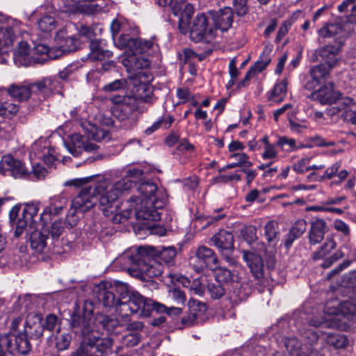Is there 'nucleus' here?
<instances>
[{
	"label": "nucleus",
	"mask_w": 356,
	"mask_h": 356,
	"mask_svg": "<svg viewBox=\"0 0 356 356\" xmlns=\"http://www.w3.org/2000/svg\"><path fill=\"white\" fill-rule=\"evenodd\" d=\"M71 336L67 332H58L55 338L56 347L59 350H66L70 343Z\"/></svg>",
	"instance_id": "6e6d98bb"
},
{
	"label": "nucleus",
	"mask_w": 356,
	"mask_h": 356,
	"mask_svg": "<svg viewBox=\"0 0 356 356\" xmlns=\"http://www.w3.org/2000/svg\"><path fill=\"white\" fill-rule=\"evenodd\" d=\"M324 316L321 318L313 317L308 326L315 328L318 327H338L339 321L341 317L353 320V316L356 314V300H347L339 305L337 300L327 302L323 308Z\"/></svg>",
	"instance_id": "7ed1b4c3"
},
{
	"label": "nucleus",
	"mask_w": 356,
	"mask_h": 356,
	"mask_svg": "<svg viewBox=\"0 0 356 356\" xmlns=\"http://www.w3.org/2000/svg\"><path fill=\"white\" fill-rule=\"evenodd\" d=\"M13 342L10 335L0 337V356H5L6 350H13Z\"/></svg>",
	"instance_id": "338daca9"
},
{
	"label": "nucleus",
	"mask_w": 356,
	"mask_h": 356,
	"mask_svg": "<svg viewBox=\"0 0 356 356\" xmlns=\"http://www.w3.org/2000/svg\"><path fill=\"white\" fill-rule=\"evenodd\" d=\"M93 310L94 305L92 302L90 300H86L83 305V315L81 317L73 319V327H79L81 331L86 329L94 328Z\"/></svg>",
	"instance_id": "aec40b11"
},
{
	"label": "nucleus",
	"mask_w": 356,
	"mask_h": 356,
	"mask_svg": "<svg viewBox=\"0 0 356 356\" xmlns=\"http://www.w3.org/2000/svg\"><path fill=\"white\" fill-rule=\"evenodd\" d=\"M14 61L17 65H29L34 62H40L38 58L32 55V49L26 42H20L14 54Z\"/></svg>",
	"instance_id": "412c9836"
},
{
	"label": "nucleus",
	"mask_w": 356,
	"mask_h": 356,
	"mask_svg": "<svg viewBox=\"0 0 356 356\" xmlns=\"http://www.w3.org/2000/svg\"><path fill=\"white\" fill-rule=\"evenodd\" d=\"M32 55L38 58L40 62H34V63H43L48 58L55 59L62 56L60 50L55 48L50 49L48 46L43 44H38L32 49Z\"/></svg>",
	"instance_id": "c756f323"
},
{
	"label": "nucleus",
	"mask_w": 356,
	"mask_h": 356,
	"mask_svg": "<svg viewBox=\"0 0 356 356\" xmlns=\"http://www.w3.org/2000/svg\"><path fill=\"white\" fill-rule=\"evenodd\" d=\"M141 71H140V72ZM138 72H135L134 75L131 76L129 79V82L126 79H117L114 81L109 83L104 86V90L106 92H113L120 89L125 88L127 86H133L131 84V78L135 77L136 83H140V77H138Z\"/></svg>",
	"instance_id": "58836bf2"
},
{
	"label": "nucleus",
	"mask_w": 356,
	"mask_h": 356,
	"mask_svg": "<svg viewBox=\"0 0 356 356\" xmlns=\"http://www.w3.org/2000/svg\"><path fill=\"white\" fill-rule=\"evenodd\" d=\"M0 173L14 178H23L29 175L24 163L11 155L3 156L0 161Z\"/></svg>",
	"instance_id": "f8f14e48"
},
{
	"label": "nucleus",
	"mask_w": 356,
	"mask_h": 356,
	"mask_svg": "<svg viewBox=\"0 0 356 356\" xmlns=\"http://www.w3.org/2000/svg\"><path fill=\"white\" fill-rule=\"evenodd\" d=\"M108 284V283L104 282L100 285L98 298L102 300L104 307H112L115 306L118 312L119 305L122 301H119L115 298L114 291L111 289V286Z\"/></svg>",
	"instance_id": "393cba45"
},
{
	"label": "nucleus",
	"mask_w": 356,
	"mask_h": 356,
	"mask_svg": "<svg viewBox=\"0 0 356 356\" xmlns=\"http://www.w3.org/2000/svg\"><path fill=\"white\" fill-rule=\"evenodd\" d=\"M128 300L122 302L118 309V312L124 318L125 322L129 321V316L132 314L140 313V315L147 316L148 298H144L138 291L132 290L127 296Z\"/></svg>",
	"instance_id": "0eeeda50"
},
{
	"label": "nucleus",
	"mask_w": 356,
	"mask_h": 356,
	"mask_svg": "<svg viewBox=\"0 0 356 356\" xmlns=\"http://www.w3.org/2000/svg\"><path fill=\"white\" fill-rule=\"evenodd\" d=\"M22 217L24 219L29 222L30 227H34L35 220L34 217L37 216L40 209V203L37 202H32L25 203L24 204Z\"/></svg>",
	"instance_id": "ea45409f"
},
{
	"label": "nucleus",
	"mask_w": 356,
	"mask_h": 356,
	"mask_svg": "<svg viewBox=\"0 0 356 356\" xmlns=\"http://www.w3.org/2000/svg\"><path fill=\"white\" fill-rule=\"evenodd\" d=\"M118 318H113L108 316L99 315L96 318V321L100 323L102 327L106 330L111 332L118 325L122 326L125 325L128 322L124 321V318H123L119 312Z\"/></svg>",
	"instance_id": "f704fd0d"
},
{
	"label": "nucleus",
	"mask_w": 356,
	"mask_h": 356,
	"mask_svg": "<svg viewBox=\"0 0 356 356\" xmlns=\"http://www.w3.org/2000/svg\"><path fill=\"white\" fill-rule=\"evenodd\" d=\"M90 49V52L88 56L92 60H101L105 58H110L113 55L111 51L104 49V43L101 40H91Z\"/></svg>",
	"instance_id": "473e14b6"
},
{
	"label": "nucleus",
	"mask_w": 356,
	"mask_h": 356,
	"mask_svg": "<svg viewBox=\"0 0 356 356\" xmlns=\"http://www.w3.org/2000/svg\"><path fill=\"white\" fill-rule=\"evenodd\" d=\"M135 40L136 38H131L129 35H122L118 40V46L120 48L126 49L131 52Z\"/></svg>",
	"instance_id": "052dcab7"
},
{
	"label": "nucleus",
	"mask_w": 356,
	"mask_h": 356,
	"mask_svg": "<svg viewBox=\"0 0 356 356\" xmlns=\"http://www.w3.org/2000/svg\"><path fill=\"white\" fill-rule=\"evenodd\" d=\"M91 343L90 339L88 337H82V341L79 348L76 350L72 356H100L96 355L94 350H91L90 346L88 344Z\"/></svg>",
	"instance_id": "864d4df0"
},
{
	"label": "nucleus",
	"mask_w": 356,
	"mask_h": 356,
	"mask_svg": "<svg viewBox=\"0 0 356 356\" xmlns=\"http://www.w3.org/2000/svg\"><path fill=\"white\" fill-rule=\"evenodd\" d=\"M277 146L276 143L264 146L261 157L264 159H273L277 158L278 156V152L276 149Z\"/></svg>",
	"instance_id": "774afa93"
},
{
	"label": "nucleus",
	"mask_w": 356,
	"mask_h": 356,
	"mask_svg": "<svg viewBox=\"0 0 356 356\" xmlns=\"http://www.w3.org/2000/svg\"><path fill=\"white\" fill-rule=\"evenodd\" d=\"M143 177V172L138 168L129 169L126 172L124 177L110 184L107 180L99 181L103 186V196L101 202L107 204L109 209H104V215L110 216L113 215L112 220L114 222L120 223L135 215L138 219L145 220L157 221L161 218L159 209H162L166 201L165 192L159 189L156 184L152 182L142 183L138 190L140 197H132L127 202V208L121 212H118V199L126 191L130 190L133 186L140 181Z\"/></svg>",
	"instance_id": "f257e3e1"
},
{
	"label": "nucleus",
	"mask_w": 356,
	"mask_h": 356,
	"mask_svg": "<svg viewBox=\"0 0 356 356\" xmlns=\"http://www.w3.org/2000/svg\"><path fill=\"white\" fill-rule=\"evenodd\" d=\"M81 334L83 338L87 336L90 339L91 343L88 345L95 353H106L112 346V340L108 337L102 338L100 332L94 328L83 330Z\"/></svg>",
	"instance_id": "4468645a"
},
{
	"label": "nucleus",
	"mask_w": 356,
	"mask_h": 356,
	"mask_svg": "<svg viewBox=\"0 0 356 356\" xmlns=\"http://www.w3.org/2000/svg\"><path fill=\"white\" fill-rule=\"evenodd\" d=\"M67 204V197L63 193L50 197L49 204L40 214V220L45 223L50 222L53 216L59 215L63 211Z\"/></svg>",
	"instance_id": "ddd939ff"
},
{
	"label": "nucleus",
	"mask_w": 356,
	"mask_h": 356,
	"mask_svg": "<svg viewBox=\"0 0 356 356\" xmlns=\"http://www.w3.org/2000/svg\"><path fill=\"white\" fill-rule=\"evenodd\" d=\"M189 264L195 271L200 272L206 268L210 270L216 269L218 259L213 250L202 245L198 247L194 254L190 257Z\"/></svg>",
	"instance_id": "6e6552de"
},
{
	"label": "nucleus",
	"mask_w": 356,
	"mask_h": 356,
	"mask_svg": "<svg viewBox=\"0 0 356 356\" xmlns=\"http://www.w3.org/2000/svg\"><path fill=\"white\" fill-rule=\"evenodd\" d=\"M327 232V225L323 219H316L311 224L309 232V243L315 245L319 243L324 238Z\"/></svg>",
	"instance_id": "c85d7f7f"
},
{
	"label": "nucleus",
	"mask_w": 356,
	"mask_h": 356,
	"mask_svg": "<svg viewBox=\"0 0 356 356\" xmlns=\"http://www.w3.org/2000/svg\"><path fill=\"white\" fill-rule=\"evenodd\" d=\"M330 69L331 68H329L327 65L324 63L312 67L310 70V75L312 81H308L305 85V88L308 90L314 89L321 80L328 76Z\"/></svg>",
	"instance_id": "cd10ccee"
},
{
	"label": "nucleus",
	"mask_w": 356,
	"mask_h": 356,
	"mask_svg": "<svg viewBox=\"0 0 356 356\" xmlns=\"http://www.w3.org/2000/svg\"><path fill=\"white\" fill-rule=\"evenodd\" d=\"M154 43L152 40L136 38L135 44L131 53L133 54H143L149 51L153 47Z\"/></svg>",
	"instance_id": "5fc2aeb1"
},
{
	"label": "nucleus",
	"mask_w": 356,
	"mask_h": 356,
	"mask_svg": "<svg viewBox=\"0 0 356 356\" xmlns=\"http://www.w3.org/2000/svg\"><path fill=\"white\" fill-rule=\"evenodd\" d=\"M169 297L177 305H184L186 300L184 292L179 289L170 290Z\"/></svg>",
	"instance_id": "e2e57ef3"
},
{
	"label": "nucleus",
	"mask_w": 356,
	"mask_h": 356,
	"mask_svg": "<svg viewBox=\"0 0 356 356\" xmlns=\"http://www.w3.org/2000/svg\"><path fill=\"white\" fill-rule=\"evenodd\" d=\"M318 333L313 328H305L301 332L300 343L296 337H288L285 339V347L291 356H323L312 348L313 345L318 339Z\"/></svg>",
	"instance_id": "20e7f679"
},
{
	"label": "nucleus",
	"mask_w": 356,
	"mask_h": 356,
	"mask_svg": "<svg viewBox=\"0 0 356 356\" xmlns=\"http://www.w3.org/2000/svg\"><path fill=\"white\" fill-rule=\"evenodd\" d=\"M108 284L111 286V289H113V291L120 294L121 299H124L131 291L129 289V285L122 282L115 280L113 283Z\"/></svg>",
	"instance_id": "13d9d810"
},
{
	"label": "nucleus",
	"mask_w": 356,
	"mask_h": 356,
	"mask_svg": "<svg viewBox=\"0 0 356 356\" xmlns=\"http://www.w3.org/2000/svg\"><path fill=\"white\" fill-rule=\"evenodd\" d=\"M7 90L11 97L19 101H25L31 97L35 99V97L33 94V83L12 84Z\"/></svg>",
	"instance_id": "a878e982"
},
{
	"label": "nucleus",
	"mask_w": 356,
	"mask_h": 356,
	"mask_svg": "<svg viewBox=\"0 0 356 356\" xmlns=\"http://www.w3.org/2000/svg\"><path fill=\"white\" fill-rule=\"evenodd\" d=\"M44 230L35 229L31 232L30 236L31 246L38 252H41L46 248L47 235Z\"/></svg>",
	"instance_id": "72a5a7b5"
},
{
	"label": "nucleus",
	"mask_w": 356,
	"mask_h": 356,
	"mask_svg": "<svg viewBox=\"0 0 356 356\" xmlns=\"http://www.w3.org/2000/svg\"><path fill=\"white\" fill-rule=\"evenodd\" d=\"M157 249L152 246H140L131 248L126 250L119 258L120 261H124L125 265H135L140 268L145 264L156 259Z\"/></svg>",
	"instance_id": "423d86ee"
},
{
	"label": "nucleus",
	"mask_w": 356,
	"mask_h": 356,
	"mask_svg": "<svg viewBox=\"0 0 356 356\" xmlns=\"http://www.w3.org/2000/svg\"><path fill=\"white\" fill-rule=\"evenodd\" d=\"M103 186H100L99 181L92 186L85 187L76 195L72 202L73 209L80 212H86L92 209L97 202L104 213V209H109L107 204H103L101 202L103 196Z\"/></svg>",
	"instance_id": "39448f33"
},
{
	"label": "nucleus",
	"mask_w": 356,
	"mask_h": 356,
	"mask_svg": "<svg viewBox=\"0 0 356 356\" xmlns=\"http://www.w3.org/2000/svg\"><path fill=\"white\" fill-rule=\"evenodd\" d=\"M243 258L256 279L264 276V266L262 258L254 253L243 251Z\"/></svg>",
	"instance_id": "5701e85b"
},
{
	"label": "nucleus",
	"mask_w": 356,
	"mask_h": 356,
	"mask_svg": "<svg viewBox=\"0 0 356 356\" xmlns=\"http://www.w3.org/2000/svg\"><path fill=\"white\" fill-rule=\"evenodd\" d=\"M36 319H38V321L39 322L41 321L42 317L39 314L35 312L29 313L24 322V327L23 330L24 332H26L32 327H33V325H36Z\"/></svg>",
	"instance_id": "0e129e2a"
},
{
	"label": "nucleus",
	"mask_w": 356,
	"mask_h": 356,
	"mask_svg": "<svg viewBox=\"0 0 356 356\" xmlns=\"http://www.w3.org/2000/svg\"><path fill=\"white\" fill-rule=\"evenodd\" d=\"M140 77V83L137 84L135 77L131 78V84L136 88L134 95L113 96L111 100L113 104L112 107L113 115L120 121H130L136 120V112L140 109L139 103H152V91L146 83L149 81V75L146 72L138 74Z\"/></svg>",
	"instance_id": "f03ea898"
},
{
	"label": "nucleus",
	"mask_w": 356,
	"mask_h": 356,
	"mask_svg": "<svg viewBox=\"0 0 356 356\" xmlns=\"http://www.w3.org/2000/svg\"><path fill=\"white\" fill-rule=\"evenodd\" d=\"M208 291L213 299L220 298L225 294V289L220 282L210 283L208 284Z\"/></svg>",
	"instance_id": "bf43d9fd"
},
{
	"label": "nucleus",
	"mask_w": 356,
	"mask_h": 356,
	"mask_svg": "<svg viewBox=\"0 0 356 356\" xmlns=\"http://www.w3.org/2000/svg\"><path fill=\"white\" fill-rule=\"evenodd\" d=\"M65 146L74 156H79L83 151L86 152H95L98 148L92 143H86L83 136L77 133L70 136V140L65 143Z\"/></svg>",
	"instance_id": "dca6fc26"
},
{
	"label": "nucleus",
	"mask_w": 356,
	"mask_h": 356,
	"mask_svg": "<svg viewBox=\"0 0 356 356\" xmlns=\"http://www.w3.org/2000/svg\"><path fill=\"white\" fill-rule=\"evenodd\" d=\"M58 323V318L55 314H49L46 316L44 322L43 323L44 329L53 331L56 329Z\"/></svg>",
	"instance_id": "69168bd1"
},
{
	"label": "nucleus",
	"mask_w": 356,
	"mask_h": 356,
	"mask_svg": "<svg viewBox=\"0 0 356 356\" xmlns=\"http://www.w3.org/2000/svg\"><path fill=\"white\" fill-rule=\"evenodd\" d=\"M19 25L18 22L10 19L0 26V50L13 45L19 32Z\"/></svg>",
	"instance_id": "a211bd4d"
},
{
	"label": "nucleus",
	"mask_w": 356,
	"mask_h": 356,
	"mask_svg": "<svg viewBox=\"0 0 356 356\" xmlns=\"http://www.w3.org/2000/svg\"><path fill=\"white\" fill-rule=\"evenodd\" d=\"M28 336L24 331L19 332L15 337V344L13 343V346L15 347V349L23 355L27 354L31 348V343L27 338Z\"/></svg>",
	"instance_id": "79ce46f5"
},
{
	"label": "nucleus",
	"mask_w": 356,
	"mask_h": 356,
	"mask_svg": "<svg viewBox=\"0 0 356 356\" xmlns=\"http://www.w3.org/2000/svg\"><path fill=\"white\" fill-rule=\"evenodd\" d=\"M122 63L127 72L130 73L138 70L146 69L150 65L149 59L133 54L123 59Z\"/></svg>",
	"instance_id": "7c9ffc66"
},
{
	"label": "nucleus",
	"mask_w": 356,
	"mask_h": 356,
	"mask_svg": "<svg viewBox=\"0 0 356 356\" xmlns=\"http://www.w3.org/2000/svg\"><path fill=\"white\" fill-rule=\"evenodd\" d=\"M19 110V106L12 101H0V115L9 117L15 115Z\"/></svg>",
	"instance_id": "603ef678"
},
{
	"label": "nucleus",
	"mask_w": 356,
	"mask_h": 356,
	"mask_svg": "<svg viewBox=\"0 0 356 356\" xmlns=\"http://www.w3.org/2000/svg\"><path fill=\"white\" fill-rule=\"evenodd\" d=\"M210 20L213 23L215 30L220 29L222 31H227L233 22V12L229 7H225L218 11H209L208 13Z\"/></svg>",
	"instance_id": "f3484780"
},
{
	"label": "nucleus",
	"mask_w": 356,
	"mask_h": 356,
	"mask_svg": "<svg viewBox=\"0 0 356 356\" xmlns=\"http://www.w3.org/2000/svg\"><path fill=\"white\" fill-rule=\"evenodd\" d=\"M230 159H235L236 161L229 163L220 170V172L225 171L227 169H232L236 167H250L252 163L248 161V156L245 153H234L230 155Z\"/></svg>",
	"instance_id": "a19ab883"
},
{
	"label": "nucleus",
	"mask_w": 356,
	"mask_h": 356,
	"mask_svg": "<svg viewBox=\"0 0 356 356\" xmlns=\"http://www.w3.org/2000/svg\"><path fill=\"white\" fill-rule=\"evenodd\" d=\"M176 254V249L172 246L163 248L161 250H157L156 259L158 261L161 260L165 264L170 265L173 263Z\"/></svg>",
	"instance_id": "de8ad7c7"
},
{
	"label": "nucleus",
	"mask_w": 356,
	"mask_h": 356,
	"mask_svg": "<svg viewBox=\"0 0 356 356\" xmlns=\"http://www.w3.org/2000/svg\"><path fill=\"white\" fill-rule=\"evenodd\" d=\"M327 343L336 349L346 348L349 344L348 339L343 334L326 333Z\"/></svg>",
	"instance_id": "c03bdc74"
},
{
	"label": "nucleus",
	"mask_w": 356,
	"mask_h": 356,
	"mask_svg": "<svg viewBox=\"0 0 356 356\" xmlns=\"http://www.w3.org/2000/svg\"><path fill=\"white\" fill-rule=\"evenodd\" d=\"M341 94L334 88L332 83L323 85L310 95V97L321 104H332L341 99Z\"/></svg>",
	"instance_id": "2eb2a0df"
},
{
	"label": "nucleus",
	"mask_w": 356,
	"mask_h": 356,
	"mask_svg": "<svg viewBox=\"0 0 356 356\" xmlns=\"http://www.w3.org/2000/svg\"><path fill=\"white\" fill-rule=\"evenodd\" d=\"M276 144L280 147L282 149L288 152H292L303 147V145H299L296 140L286 136L279 137Z\"/></svg>",
	"instance_id": "49530a36"
},
{
	"label": "nucleus",
	"mask_w": 356,
	"mask_h": 356,
	"mask_svg": "<svg viewBox=\"0 0 356 356\" xmlns=\"http://www.w3.org/2000/svg\"><path fill=\"white\" fill-rule=\"evenodd\" d=\"M272 51V48L269 46H266L261 54L259 56V60L252 67L257 73L261 72L264 70L266 66L270 63L271 58L270 54Z\"/></svg>",
	"instance_id": "a18cd8bd"
},
{
	"label": "nucleus",
	"mask_w": 356,
	"mask_h": 356,
	"mask_svg": "<svg viewBox=\"0 0 356 356\" xmlns=\"http://www.w3.org/2000/svg\"><path fill=\"white\" fill-rule=\"evenodd\" d=\"M38 29L44 33H49L56 27V22L51 15H44L37 22Z\"/></svg>",
	"instance_id": "8fccbe9b"
},
{
	"label": "nucleus",
	"mask_w": 356,
	"mask_h": 356,
	"mask_svg": "<svg viewBox=\"0 0 356 356\" xmlns=\"http://www.w3.org/2000/svg\"><path fill=\"white\" fill-rule=\"evenodd\" d=\"M189 315L187 318H183L182 324L186 326L193 325L195 320L203 315L207 310L204 303L195 299H190L188 302Z\"/></svg>",
	"instance_id": "b1692460"
},
{
	"label": "nucleus",
	"mask_w": 356,
	"mask_h": 356,
	"mask_svg": "<svg viewBox=\"0 0 356 356\" xmlns=\"http://www.w3.org/2000/svg\"><path fill=\"white\" fill-rule=\"evenodd\" d=\"M337 247V243L332 238H327L325 242L322 246L312 254L314 260L323 259L321 267L323 268H329L334 262L342 258L344 253L341 249L332 252Z\"/></svg>",
	"instance_id": "9d476101"
},
{
	"label": "nucleus",
	"mask_w": 356,
	"mask_h": 356,
	"mask_svg": "<svg viewBox=\"0 0 356 356\" xmlns=\"http://www.w3.org/2000/svg\"><path fill=\"white\" fill-rule=\"evenodd\" d=\"M341 168V162L337 161L332 164L330 167L327 168L323 175L320 176L319 179H318V181H323L325 179H330L334 176L337 175V173L339 172V169Z\"/></svg>",
	"instance_id": "680f3d73"
},
{
	"label": "nucleus",
	"mask_w": 356,
	"mask_h": 356,
	"mask_svg": "<svg viewBox=\"0 0 356 356\" xmlns=\"http://www.w3.org/2000/svg\"><path fill=\"white\" fill-rule=\"evenodd\" d=\"M280 234L279 224L275 220H270L264 227V235L269 243L274 245L278 241Z\"/></svg>",
	"instance_id": "37998d69"
},
{
	"label": "nucleus",
	"mask_w": 356,
	"mask_h": 356,
	"mask_svg": "<svg viewBox=\"0 0 356 356\" xmlns=\"http://www.w3.org/2000/svg\"><path fill=\"white\" fill-rule=\"evenodd\" d=\"M41 222L42 223V229L44 232L49 233L53 238H58L64 230V223L62 220H55L50 227L47 225L48 222Z\"/></svg>",
	"instance_id": "09e8293b"
},
{
	"label": "nucleus",
	"mask_w": 356,
	"mask_h": 356,
	"mask_svg": "<svg viewBox=\"0 0 356 356\" xmlns=\"http://www.w3.org/2000/svg\"><path fill=\"white\" fill-rule=\"evenodd\" d=\"M157 3L160 6L170 7L175 16L189 18L194 11L193 5L184 0H157Z\"/></svg>",
	"instance_id": "6ab92c4d"
},
{
	"label": "nucleus",
	"mask_w": 356,
	"mask_h": 356,
	"mask_svg": "<svg viewBox=\"0 0 356 356\" xmlns=\"http://www.w3.org/2000/svg\"><path fill=\"white\" fill-rule=\"evenodd\" d=\"M173 121V118L168 116L167 118H162L155 122L151 127L147 128L145 133L147 135H150L160 127L168 129L170 127Z\"/></svg>",
	"instance_id": "4d7b16f0"
},
{
	"label": "nucleus",
	"mask_w": 356,
	"mask_h": 356,
	"mask_svg": "<svg viewBox=\"0 0 356 356\" xmlns=\"http://www.w3.org/2000/svg\"><path fill=\"white\" fill-rule=\"evenodd\" d=\"M139 270L149 277H155L163 273V266L157 259H155L139 268Z\"/></svg>",
	"instance_id": "4c0bfd02"
},
{
	"label": "nucleus",
	"mask_w": 356,
	"mask_h": 356,
	"mask_svg": "<svg viewBox=\"0 0 356 356\" xmlns=\"http://www.w3.org/2000/svg\"><path fill=\"white\" fill-rule=\"evenodd\" d=\"M341 50L339 44L337 45H326L322 48H320L316 51L318 55L323 60H325V65L329 66V68L334 67L337 62V54Z\"/></svg>",
	"instance_id": "bb28decb"
},
{
	"label": "nucleus",
	"mask_w": 356,
	"mask_h": 356,
	"mask_svg": "<svg viewBox=\"0 0 356 356\" xmlns=\"http://www.w3.org/2000/svg\"><path fill=\"white\" fill-rule=\"evenodd\" d=\"M340 111H343V117L346 120L356 124V103H354L352 99L342 98L341 106L330 108L329 113L333 115Z\"/></svg>",
	"instance_id": "4be33fe9"
},
{
	"label": "nucleus",
	"mask_w": 356,
	"mask_h": 356,
	"mask_svg": "<svg viewBox=\"0 0 356 356\" xmlns=\"http://www.w3.org/2000/svg\"><path fill=\"white\" fill-rule=\"evenodd\" d=\"M286 91L287 81L284 79L275 83L268 97V99L275 103H280L284 99Z\"/></svg>",
	"instance_id": "c9c22d12"
},
{
	"label": "nucleus",
	"mask_w": 356,
	"mask_h": 356,
	"mask_svg": "<svg viewBox=\"0 0 356 356\" xmlns=\"http://www.w3.org/2000/svg\"><path fill=\"white\" fill-rule=\"evenodd\" d=\"M213 270L215 271L216 280L218 282H238L240 280V277L236 272H232L226 268L217 266V268Z\"/></svg>",
	"instance_id": "e433bc0d"
},
{
	"label": "nucleus",
	"mask_w": 356,
	"mask_h": 356,
	"mask_svg": "<svg viewBox=\"0 0 356 356\" xmlns=\"http://www.w3.org/2000/svg\"><path fill=\"white\" fill-rule=\"evenodd\" d=\"M213 245L220 250H232L234 247V237L231 232L221 230L211 238Z\"/></svg>",
	"instance_id": "2f4dec72"
},
{
	"label": "nucleus",
	"mask_w": 356,
	"mask_h": 356,
	"mask_svg": "<svg viewBox=\"0 0 356 356\" xmlns=\"http://www.w3.org/2000/svg\"><path fill=\"white\" fill-rule=\"evenodd\" d=\"M209 15L204 13L196 15L191 27L190 37L195 42L201 40L209 41L214 37V29L210 24Z\"/></svg>",
	"instance_id": "1a4fd4ad"
},
{
	"label": "nucleus",
	"mask_w": 356,
	"mask_h": 356,
	"mask_svg": "<svg viewBox=\"0 0 356 356\" xmlns=\"http://www.w3.org/2000/svg\"><path fill=\"white\" fill-rule=\"evenodd\" d=\"M341 26L337 23H330L318 31V35L323 38H331L341 33Z\"/></svg>",
	"instance_id": "3c124183"
},
{
	"label": "nucleus",
	"mask_w": 356,
	"mask_h": 356,
	"mask_svg": "<svg viewBox=\"0 0 356 356\" xmlns=\"http://www.w3.org/2000/svg\"><path fill=\"white\" fill-rule=\"evenodd\" d=\"M62 86L56 76L45 77L33 83V94L37 97L35 99L42 101L54 93H60Z\"/></svg>",
	"instance_id": "9b49d317"
}]
</instances>
